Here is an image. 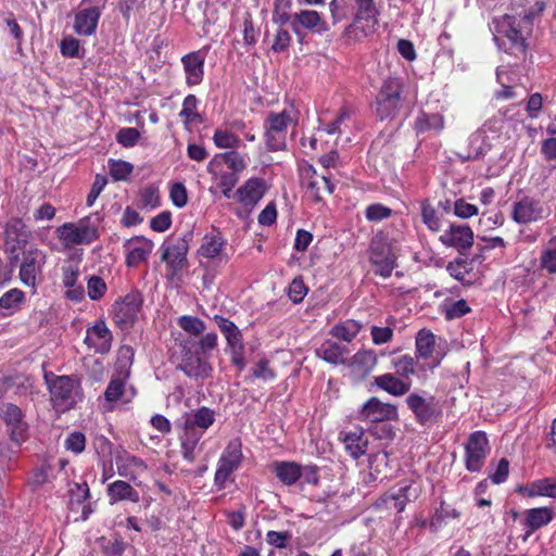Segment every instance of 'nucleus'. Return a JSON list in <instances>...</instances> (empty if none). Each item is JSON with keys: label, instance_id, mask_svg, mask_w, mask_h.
Masks as SVG:
<instances>
[{"label": "nucleus", "instance_id": "obj_40", "mask_svg": "<svg viewBox=\"0 0 556 556\" xmlns=\"http://www.w3.org/2000/svg\"><path fill=\"white\" fill-rule=\"evenodd\" d=\"M362 325L358 321L349 319L331 329V334L343 341L351 342L361 331Z\"/></svg>", "mask_w": 556, "mask_h": 556}, {"label": "nucleus", "instance_id": "obj_15", "mask_svg": "<svg viewBox=\"0 0 556 556\" xmlns=\"http://www.w3.org/2000/svg\"><path fill=\"white\" fill-rule=\"evenodd\" d=\"M371 262L376 266L375 273L389 278L395 267L396 256L388 243L375 238L371 242Z\"/></svg>", "mask_w": 556, "mask_h": 556}, {"label": "nucleus", "instance_id": "obj_2", "mask_svg": "<svg viewBox=\"0 0 556 556\" xmlns=\"http://www.w3.org/2000/svg\"><path fill=\"white\" fill-rule=\"evenodd\" d=\"M504 36L508 41V50L517 58H523L527 52V39L531 36L533 22L530 15L514 17L506 15L503 23Z\"/></svg>", "mask_w": 556, "mask_h": 556}, {"label": "nucleus", "instance_id": "obj_54", "mask_svg": "<svg viewBox=\"0 0 556 556\" xmlns=\"http://www.w3.org/2000/svg\"><path fill=\"white\" fill-rule=\"evenodd\" d=\"M87 290L91 300H100L106 291V285L101 277L92 276L88 280Z\"/></svg>", "mask_w": 556, "mask_h": 556}, {"label": "nucleus", "instance_id": "obj_45", "mask_svg": "<svg viewBox=\"0 0 556 556\" xmlns=\"http://www.w3.org/2000/svg\"><path fill=\"white\" fill-rule=\"evenodd\" d=\"M179 327L186 332L199 336L205 330V324L198 317L184 315L178 318Z\"/></svg>", "mask_w": 556, "mask_h": 556}, {"label": "nucleus", "instance_id": "obj_8", "mask_svg": "<svg viewBox=\"0 0 556 556\" xmlns=\"http://www.w3.org/2000/svg\"><path fill=\"white\" fill-rule=\"evenodd\" d=\"M490 451L489 440L483 431L471 433L465 445L466 469L470 472L480 471Z\"/></svg>", "mask_w": 556, "mask_h": 556}, {"label": "nucleus", "instance_id": "obj_41", "mask_svg": "<svg viewBox=\"0 0 556 556\" xmlns=\"http://www.w3.org/2000/svg\"><path fill=\"white\" fill-rule=\"evenodd\" d=\"M214 420V412L207 407H201L195 410L192 418L186 420V429L188 431L193 430L194 427L207 429L213 425Z\"/></svg>", "mask_w": 556, "mask_h": 556}, {"label": "nucleus", "instance_id": "obj_55", "mask_svg": "<svg viewBox=\"0 0 556 556\" xmlns=\"http://www.w3.org/2000/svg\"><path fill=\"white\" fill-rule=\"evenodd\" d=\"M124 380L121 377L112 378L104 392L105 400L109 402L119 400L124 393Z\"/></svg>", "mask_w": 556, "mask_h": 556}, {"label": "nucleus", "instance_id": "obj_17", "mask_svg": "<svg viewBox=\"0 0 556 556\" xmlns=\"http://www.w3.org/2000/svg\"><path fill=\"white\" fill-rule=\"evenodd\" d=\"M357 12L354 21L355 30H361L363 36L375 33L378 25V9L374 0H355Z\"/></svg>", "mask_w": 556, "mask_h": 556}, {"label": "nucleus", "instance_id": "obj_35", "mask_svg": "<svg viewBox=\"0 0 556 556\" xmlns=\"http://www.w3.org/2000/svg\"><path fill=\"white\" fill-rule=\"evenodd\" d=\"M294 21L306 29L321 33L327 30L326 22L318 12L313 10H303L294 14Z\"/></svg>", "mask_w": 556, "mask_h": 556}, {"label": "nucleus", "instance_id": "obj_26", "mask_svg": "<svg viewBox=\"0 0 556 556\" xmlns=\"http://www.w3.org/2000/svg\"><path fill=\"white\" fill-rule=\"evenodd\" d=\"M116 466L118 475L130 481H136L137 477L147 470V465L141 458L127 453L116 458Z\"/></svg>", "mask_w": 556, "mask_h": 556}, {"label": "nucleus", "instance_id": "obj_36", "mask_svg": "<svg viewBox=\"0 0 556 556\" xmlns=\"http://www.w3.org/2000/svg\"><path fill=\"white\" fill-rule=\"evenodd\" d=\"M276 475L282 483L291 485L302 478V467L293 462H281L276 465Z\"/></svg>", "mask_w": 556, "mask_h": 556}, {"label": "nucleus", "instance_id": "obj_10", "mask_svg": "<svg viewBox=\"0 0 556 556\" xmlns=\"http://www.w3.org/2000/svg\"><path fill=\"white\" fill-rule=\"evenodd\" d=\"M142 305V296L139 292L126 294L122 301L114 304V320L122 329H129L138 318Z\"/></svg>", "mask_w": 556, "mask_h": 556}, {"label": "nucleus", "instance_id": "obj_52", "mask_svg": "<svg viewBox=\"0 0 556 556\" xmlns=\"http://www.w3.org/2000/svg\"><path fill=\"white\" fill-rule=\"evenodd\" d=\"M391 208L380 203H375L366 208L365 216L370 222H381L391 216Z\"/></svg>", "mask_w": 556, "mask_h": 556}, {"label": "nucleus", "instance_id": "obj_6", "mask_svg": "<svg viewBox=\"0 0 556 556\" xmlns=\"http://www.w3.org/2000/svg\"><path fill=\"white\" fill-rule=\"evenodd\" d=\"M291 117L287 112L269 113L265 127L266 146L270 151H279L286 148L287 128Z\"/></svg>", "mask_w": 556, "mask_h": 556}, {"label": "nucleus", "instance_id": "obj_60", "mask_svg": "<svg viewBox=\"0 0 556 556\" xmlns=\"http://www.w3.org/2000/svg\"><path fill=\"white\" fill-rule=\"evenodd\" d=\"M61 52L64 56L67 58H77L79 56L80 45L79 40L74 37H66L61 41L60 45Z\"/></svg>", "mask_w": 556, "mask_h": 556}, {"label": "nucleus", "instance_id": "obj_31", "mask_svg": "<svg viewBox=\"0 0 556 556\" xmlns=\"http://www.w3.org/2000/svg\"><path fill=\"white\" fill-rule=\"evenodd\" d=\"M225 243L226 241L220 232L213 231L211 233H206L203 237L199 254L206 258H215L220 255Z\"/></svg>", "mask_w": 556, "mask_h": 556}, {"label": "nucleus", "instance_id": "obj_27", "mask_svg": "<svg viewBox=\"0 0 556 556\" xmlns=\"http://www.w3.org/2000/svg\"><path fill=\"white\" fill-rule=\"evenodd\" d=\"M181 62L184 64L187 84L189 86L199 85L204 75V59L200 52H191L182 56Z\"/></svg>", "mask_w": 556, "mask_h": 556}, {"label": "nucleus", "instance_id": "obj_47", "mask_svg": "<svg viewBox=\"0 0 556 556\" xmlns=\"http://www.w3.org/2000/svg\"><path fill=\"white\" fill-rule=\"evenodd\" d=\"M214 143L222 149L237 148L240 139L229 130L217 129L213 136Z\"/></svg>", "mask_w": 556, "mask_h": 556}, {"label": "nucleus", "instance_id": "obj_59", "mask_svg": "<svg viewBox=\"0 0 556 556\" xmlns=\"http://www.w3.org/2000/svg\"><path fill=\"white\" fill-rule=\"evenodd\" d=\"M108 184V179L102 175H97L94 181L91 186V189L87 195L86 204L88 206H92L98 199L99 194L102 192L104 187Z\"/></svg>", "mask_w": 556, "mask_h": 556}, {"label": "nucleus", "instance_id": "obj_5", "mask_svg": "<svg viewBox=\"0 0 556 556\" xmlns=\"http://www.w3.org/2000/svg\"><path fill=\"white\" fill-rule=\"evenodd\" d=\"M0 419L5 425V432L9 439L18 441L29 437V425L25 420L23 410L13 403H2L0 405Z\"/></svg>", "mask_w": 556, "mask_h": 556}, {"label": "nucleus", "instance_id": "obj_13", "mask_svg": "<svg viewBox=\"0 0 556 556\" xmlns=\"http://www.w3.org/2000/svg\"><path fill=\"white\" fill-rule=\"evenodd\" d=\"M58 232L59 238L67 247L88 244L94 241L98 237L97 229L83 222L78 225L66 223L58 228Z\"/></svg>", "mask_w": 556, "mask_h": 556}, {"label": "nucleus", "instance_id": "obj_4", "mask_svg": "<svg viewBox=\"0 0 556 556\" xmlns=\"http://www.w3.org/2000/svg\"><path fill=\"white\" fill-rule=\"evenodd\" d=\"M420 493L419 485L413 480H403L396 486L384 493L378 505L402 513L408 502L415 501Z\"/></svg>", "mask_w": 556, "mask_h": 556}, {"label": "nucleus", "instance_id": "obj_64", "mask_svg": "<svg viewBox=\"0 0 556 556\" xmlns=\"http://www.w3.org/2000/svg\"><path fill=\"white\" fill-rule=\"evenodd\" d=\"M470 311L467 302L463 299L452 303L445 311L447 319L459 318Z\"/></svg>", "mask_w": 556, "mask_h": 556}, {"label": "nucleus", "instance_id": "obj_32", "mask_svg": "<svg viewBox=\"0 0 556 556\" xmlns=\"http://www.w3.org/2000/svg\"><path fill=\"white\" fill-rule=\"evenodd\" d=\"M108 495L111 503L118 501H131L137 503L139 501V493L126 481L117 480L108 486Z\"/></svg>", "mask_w": 556, "mask_h": 556}, {"label": "nucleus", "instance_id": "obj_48", "mask_svg": "<svg viewBox=\"0 0 556 556\" xmlns=\"http://www.w3.org/2000/svg\"><path fill=\"white\" fill-rule=\"evenodd\" d=\"M24 293L18 289H11L0 298V307L15 311L24 301Z\"/></svg>", "mask_w": 556, "mask_h": 556}, {"label": "nucleus", "instance_id": "obj_53", "mask_svg": "<svg viewBox=\"0 0 556 556\" xmlns=\"http://www.w3.org/2000/svg\"><path fill=\"white\" fill-rule=\"evenodd\" d=\"M220 157L225 162V164L232 170L231 173L242 172L245 168V162L243 157L236 151H230L220 154Z\"/></svg>", "mask_w": 556, "mask_h": 556}, {"label": "nucleus", "instance_id": "obj_49", "mask_svg": "<svg viewBox=\"0 0 556 556\" xmlns=\"http://www.w3.org/2000/svg\"><path fill=\"white\" fill-rule=\"evenodd\" d=\"M421 217L422 222L430 230L438 231L440 229V219L437 216V212L434 207L427 201L422 202L421 204Z\"/></svg>", "mask_w": 556, "mask_h": 556}, {"label": "nucleus", "instance_id": "obj_61", "mask_svg": "<svg viewBox=\"0 0 556 556\" xmlns=\"http://www.w3.org/2000/svg\"><path fill=\"white\" fill-rule=\"evenodd\" d=\"M290 539H291V533L289 531H283V532L268 531L266 534L267 543L277 548L287 547Z\"/></svg>", "mask_w": 556, "mask_h": 556}, {"label": "nucleus", "instance_id": "obj_11", "mask_svg": "<svg viewBox=\"0 0 556 556\" xmlns=\"http://www.w3.org/2000/svg\"><path fill=\"white\" fill-rule=\"evenodd\" d=\"M544 204L532 197H523L514 203L511 217L518 224H530L547 216Z\"/></svg>", "mask_w": 556, "mask_h": 556}, {"label": "nucleus", "instance_id": "obj_16", "mask_svg": "<svg viewBox=\"0 0 556 556\" xmlns=\"http://www.w3.org/2000/svg\"><path fill=\"white\" fill-rule=\"evenodd\" d=\"M359 418L369 422H382L397 420V407L390 403H383L378 397H370L362 407Z\"/></svg>", "mask_w": 556, "mask_h": 556}, {"label": "nucleus", "instance_id": "obj_18", "mask_svg": "<svg viewBox=\"0 0 556 556\" xmlns=\"http://www.w3.org/2000/svg\"><path fill=\"white\" fill-rule=\"evenodd\" d=\"M162 249V261L167 263L174 274L180 271L187 266V253L189 250V244L186 237L177 238L168 244L164 243Z\"/></svg>", "mask_w": 556, "mask_h": 556}, {"label": "nucleus", "instance_id": "obj_9", "mask_svg": "<svg viewBox=\"0 0 556 556\" xmlns=\"http://www.w3.org/2000/svg\"><path fill=\"white\" fill-rule=\"evenodd\" d=\"M48 383L54 406L61 407L63 410L74 406L75 390L79 386L78 381L70 376H56Z\"/></svg>", "mask_w": 556, "mask_h": 556}, {"label": "nucleus", "instance_id": "obj_58", "mask_svg": "<svg viewBox=\"0 0 556 556\" xmlns=\"http://www.w3.org/2000/svg\"><path fill=\"white\" fill-rule=\"evenodd\" d=\"M371 340L375 344L380 345L388 343L393 338V329L390 327L372 326L370 329Z\"/></svg>", "mask_w": 556, "mask_h": 556}, {"label": "nucleus", "instance_id": "obj_25", "mask_svg": "<svg viewBox=\"0 0 556 556\" xmlns=\"http://www.w3.org/2000/svg\"><path fill=\"white\" fill-rule=\"evenodd\" d=\"M374 383L393 396L405 395L412 388L410 381L390 372L375 377Z\"/></svg>", "mask_w": 556, "mask_h": 556}, {"label": "nucleus", "instance_id": "obj_1", "mask_svg": "<svg viewBox=\"0 0 556 556\" xmlns=\"http://www.w3.org/2000/svg\"><path fill=\"white\" fill-rule=\"evenodd\" d=\"M10 253L11 264L17 263L22 254L20 278L24 285L34 287L43 258L41 251L24 240H18L16 244L12 245Z\"/></svg>", "mask_w": 556, "mask_h": 556}, {"label": "nucleus", "instance_id": "obj_14", "mask_svg": "<svg viewBox=\"0 0 556 556\" xmlns=\"http://www.w3.org/2000/svg\"><path fill=\"white\" fill-rule=\"evenodd\" d=\"M240 444L230 442L218 460V468L215 472V484L223 489L228 477L239 467L241 463Z\"/></svg>", "mask_w": 556, "mask_h": 556}, {"label": "nucleus", "instance_id": "obj_28", "mask_svg": "<svg viewBox=\"0 0 556 556\" xmlns=\"http://www.w3.org/2000/svg\"><path fill=\"white\" fill-rule=\"evenodd\" d=\"M525 526L528 528L526 538L530 536L538 529L548 525L554 517V511L548 507L531 508L525 513Z\"/></svg>", "mask_w": 556, "mask_h": 556}, {"label": "nucleus", "instance_id": "obj_30", "mask_svg": "<svg viewBox=\"0 0 556 556\" xmlns=\"http://www.w3.org/2000/svg\"><path fill=\"white\" fill-rule=\"evenodd\" d=\"M9 440L10 441L0 442V465L3 468L11 470L18 458L23 443H25L27 439H20L18 441H15L14 439Z\"/></svg>", "mask_w": 556, "mask_h": 556}, {"label": "nucleus", "instance_id": "obj_43", "mask_svg": "<svg viewBox=\"0 0 556 556\" xmlns=\"http://www.w3.org/2000/svg\"><path fill=\"white\" fill-rule=\"evenodd\" d=\"M444 126L443 117L439 114H422L415 122L417 131L441 130Z\"/></svg>", "mask_w": 556, "mask_h": 556}, {"label": "nucleus", "instance_id": "obj_56", "mask_svg": "<svg viewBox=\"0 0 556 556\" xmlns=\"http://www.w3.org/2000/svg\"><path fill=\"white\" fill-rule=\"evenodd\" d=\"M239 177L236 173H223L219 178V187L222 188L223 194L230 199L236 197L232 194V189L237 185Z\"/></svg>", "mask_w": 556, "mask_h": 556}, {"label": "nucleus", "instance_id": "obj_46", "mask_svg": "<svg viewBox=\"0 0 556 556\" xmlns=\"http://www.w3.org/2000/svg\"><path fill=\"white\" fill-rule=\"evenodd\" d=\"M530 496L542 495L556 498V482L549 479H543L532 483Z\"/></svg>", "mask_w": 556, "mask_h": 556}, {"label": "nucleus", "instance_id": "obj_51", "mask_svg": "<svg viewBox=\"0 0 556 556\" xmlns=\"http://www.w3.org/2000/svg\"><path fill=\"white\" fill-rule=\"evenodd\" d=\"M140 138V132L134 127L122 128L117 135L116 140L123 147H134Z\"/></svg>", "mask_w": 556, "mask_h": 556}, {"label": "nucleus", "instance_id": "obj_62", "mask_svg": "<svg viewBox=\"0 0 556 556\" xmlns=\"http://www.w3.org/2000/svg\"><path fill=\"white\" fill-rule=\"evenodd\" d=\"M197 104L198 100L195 96L189 94L185 98L182 103V110L180 111V116L186 117L187 121H194L199 117L197 113Z\"/></svg>", "mask_w": 556, "mask_h": 556}, {"label": "nucleus", "instance_id": "obj_3", "mask_svg": "<svg viewBox=\"0 0 556 556\" xmlns=\"http://www.w3.org/2000/svg\"><path fill=\"white\" fill-rule=\"evenodd\" d=\"M403 84L400 78L386 79L376 97L375 112L379 119L394 118L401 109Z\"/></svg>", "mask_w": 556, "mask_h": 556}, {"label": "nucleus", "instance_id": "obj_63", "mask_svg": "<svg viewBox=\"0 0 556 556\" xmlns=\"http://www.w3.org/2000/svg\"><path fill=\"white\" fill-rule=\"evenodd\" d=\"M170 199L177 207H184L188 201L186 187L180 182L174 184L170 188Z\"/></svg>", "mask_w": 556, "mask_h": 556}, {"label": "nucleus", "instance_id": "obj_7", "mask_svg": "<svg viewBox=\"0 0 556 556\" xmlns=\"http://www.w3.org/2000/svg\"><path fill=\"white\" fill-rule=\"evenodd\" d=\"M301 178L306 195L315 202L323 201L326 195L331 194L334 190L330 177L318 174L311 165L302 169Z\"/></svg>", "mask_w": 556, "mask_h": 556}, {"label": "nucleus", "instance_id": "obj_39", "mask_svg": "<svg viewBox=\"0 0 556 556\" xmlns=\"http://www.w3.org/2000/svg\"><path fill=\"white\" fill-rule=\"evenodd\" d=\"M392 366L395 370L396 376L400 378L410 381L409 377L416 372V361L409 355H402L392 358Z\"/></svg>", "mask_w": 556, "mask_h": 556}, {"label": "nucleus", "instance_id": "obj_33", "mask_svg": "<svg viewBox=\"0 0 556 556\" xmlns=\"http://www.w3.org/2000/svg\"><path fill=\"white\" fill-rule=\"evenodd\" d=\"M377 363L378 357L374 350H361L352 357L350 366L361 376H367Z\"/></svg>", "mask_w": 556, "mask_h": 556}, {"label": "nucleus", "instance_id": "obj_23", "mask_svg": "<svg viewBox=\"0 0 556 556\" xmlns=\"http://www.w3.org/2000/svg\"><path fill=\"white\" fill-rule=\"evenodd\" d=\"M85 343L97 353L104 354L110 351L112 334L104 321L100 320L87 330Z\"/></svg>", "mask_w": 556, "mask_h": 556}, {"label": "nucleus", "instance_id": "obj_24", "mask_svg": "<svg viewBox=\"0 0 556 556\" xmlns=\"http://www.w3.org/2000/svg\"><path fill=\"white\" fill-rule=\"evenodd\" d=\"M101 10L98 7L79 10L75 15L74 29L80 36H91L96 33Z\"/></svg>", "mask_w": 556, "mask_h": 556}, {"label": "nucleus", "instance_id": "obj_57", "mask_svg": "<svg viewBox=\"0 0 556 556\" xmlns=\"http://www.w3.org/2000/svg\"><path fill=\"white\" fill-rule=\"evenodd\" d=\"M65 447L75 454L81 453L86 447V437L78 431L71 433L65 440Z\"/></svg>", "mask_w": 556, "mask_h": 556}, {"label": "nucleus", "instance_id": "obj_22", "mask_svg": "<svg viewBox=\"0 0 556 556\" xmlns=\"http://www.w3.org/2000/svg\"><path fill=\"white\" fill-rule=\"evenodd\" d=\"M124 247L127 250V266L136 267L148 260L153 250V242L144 237H134L127 240Z\"/></svg>", "mask_w": 556, "mask_h": 556}, {"label": "nucleus", "instance_id": "obj_20", "mask_svg": "<svg viewBox=\"0 0 556 556\" xmlns=\"http://www.w3.org/2000/svg\"><path fill=\"white\" fill-rule=\"evenodd\" d=\"M178 368L188 377L195 379H205L212 371L211 365L198 352L191 350L185 352Z\"/></svg>", "mask_w": 556, "mask_h": 556}, {"label": "nucleus", "instance_id": "obj_38", "mask_svg": "<svg viewBox=\"0 0 556 556\" xmlns=\"http://www.w3.org/2000/svg\"><path fill=\"white\" fill-rule=\"evenodd\" d=\"M470 148L466 154H458L463 161L479 160L489 151V146L484 143L481 132H475L469 138Z\"/></svg>", "mask_w": 556, "mask_h": 556}, {"label": "nucleus", "instance_id": "obj_34", "mask_svg": "<svg viewBox=\"0 0 556 556\" xmlns=\"http://www.w3.org/2000/svg\"><path fill=\"white\" fill-rule=\"evenodd\" d=\"M346 348L331 340L325 341L317 350V356L330 364H343Z\"/></svg>", "mask_w": 556, "mask_h": 556}, {"label": "nucleus", "instance_id": "obj_12", "mask_svg": "<svg viewBox=\"0 0 556 556\" xmlns=\"http://www.w3.org/2000/svg\"><path fill=\"white\" fill-rule=\"evenodd\" d=\"M406 404L414 413L417 422L420 425L435 422L437 418L441 414V409L439 408L434 396L426 399L417 393H412L406 397Z\"/></svg>", "mask_w": 556, "mask_h": 556}, {"label": "nucleus", "instance_id": "obj_50", "mask_svg": "<svg viewBox=\"0 0 556 556\" xmlns=\"http://www.w3.org/2000/svg\"><path fill=\"white\" fill-rule=\"evenodd\" d=\"M541 263L548 273H556V238L549 240L547 249L542 254Z\"/></svg>", "mask_w": 556, "mask_h": 556}, {"label": "nucleus", "instance_id": "obj_29", "mask_svg": "<svg viewBox=\"0 0 556 556\" xmlns=\"http://www.w3.org/2000/svg\"><path fill=\"white\" fill-rule=\"evenodd\" d=\"M214 320L225 336L230 349H243L242 333L235 323L219 315H215Z\"/></svg>", "mask_w": 556, "mask_h": 556}, {"label": "nucleus", "instance_id": "obj_21", "mask_svg": "<svg viewBox=\"0 0 556 556\" xmlns=\"http://www.w3.org/2000/svg\"><path fill=\"white\" fill-rule=\"evenodd\" d=\"M440 241L444 245L466 250L473 244V232L467 225H451L450 229L440 237Z\"/></svg>", "mask_w": 556, "mask_h": 556}, {"label": "nucleus", "instance_id": "obj_42", "mask_svg": "<svg viewBox=\"0 0 556 556\" xmlns=\"http://www.w3.org/2000/svg\"><path fill=\"white\" fill-rule=\"evenodd\" d=\"M434 336L427 329H421L416 337V351L420 358L427 359L433 352Z\"/></svg>", "mask_w": 556, "mask_h": 556}, {"label": "nucleus", "instance_id": "obj_19", "mask_svg": "<svg viewBox=\"0 0 556 556\" xmlns=\"http://www.w3.org/2000/svg\"><path fill=\"white\" fill-rule=\"evenodd\" d=\"M267 186L262 178H250L235 193L237 201L243 206L253 208L264 197Z\"/></svg>", "mask_w": 556, "mask_h": 556}, {"label": "nucleus", "instance_id": "obj_44", "mask_svg": "<svg viewBox=\"0 0 556 556\" xmlns=\"http://www.w3.org/2000/svg\"><path fill=\"white\" fill-rule=\"evenodd\" d=\"M110 175L116 181L125 180L132 172V164L122 160L109 161Z\"/></svg>", "mask_w": 556, "mask_h": 556}, {"label": "nucleus", "instance_id": "obj_37", "mask_svg": "<svg viewBox=\"0 0 556 556\" xmlns=\"http://www.w3.org/2000/svg\"><path fill=\"white\" fill-rule=\"evenodd\" d=\"M343 442L345 444V448L354 458H358L366 453L368 441L362 431L346 433Z\"/></svg>", "mask_w": 556, "mask_h": 556}]
</instances>
